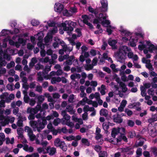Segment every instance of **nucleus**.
Returning <instances> with one entry per match:
<instances>
[{"label":"nucleus","mask_w":157,"mask_h":157,"mask_svg":"<svg viewBox=\"0 0 157 157\" xmlns=\"http://www.w3.org/2000/svg\"><path fill=\"white\" fill-rule=\"evenodd\" d=\"M110 67L115 72H117L119 71H121V70L119 69L116 68V66L113 63L111 64L110 66Z\"/></svg>","instance_id":"53"},{"label":"nucleus","mask_w":157,"mask_h":157,"mask_svg":"<svg viewBox=\"0 0 157 157\" xmlns=\"http://www.w3.org/2000/svg\"><path fill=\"white\" fill-rule=\"evenodd\" d=\"M113 121L115 122L118 123H121L122 122L123 119L120 116V113L117 112V115H114L113 116Z\"/></svg>","instance_id":"27"},{"label":"nucleus","mask_w":157,"mask_h":157,"mask_svg":"<svg viewBox=\"0 0 157 157\" xmlns=\"http://www.w3.org/2000/svg\"><path fill=\"white\" fill-rule=\"evenodd\" d=\"M66 110L71 114H74L75 112V111L73 109V107L72 105H67L66 107Z\"/></svg>","instance_id":"35"},{"label":"nucleus","mask_w":157,"mask_h":157,"mask_svg":"<svg viewBox=\"0 0 157 157\" xmlns=\"http://www.w3.org/2000/svg\"><path fill=\"white\" fill-rule=\"evenodd\" d=\"M79 101L80 102V103H81V105H85L86 103H87L88 104H90L91 102V100L88 99L86 97H85L82 100Z\"/></svg>","instance_id":"31"},{"label":"nucleus","mask_w":157,"mask_h":157,"mask_svg":"<svg viewBox=\"0 0 157 157\" xmlns=\"http://www.w3.org/2000/svg\"><path fill=\"white\" fill-rule=\"evenodd\" d=\"M61 81L63 83H66L67 82V80L64 77H63L61 78L59 77H53L51 79V82L52 84H54L59 82Z\"/></svg>","instance_id":"20"},{"label":"nucleus","mask_w":157,"mask_h":157,"mask_svg":"<svg viewBox=\"0 0 157 157\" xmlns=\"http://www.w3.org/2000/svg\"><path fill=\"white\" fill-rule=\"evenodd\" d=\"M76 25V22L71 21H66L64 22L59 24L57 25L60 27H63L64 31H67V33L70 35L71 32L74 30L73 27Z\"/></svg>","instance_id":"8"},{"label":"nucleus","mask_w":157,"mask_h":157,"mask_svg":"<svg viewBox=\"0 0 157 157\" xmlns=\"http://www.w3.org/2000/svg\"><path fill=\"white\" fill-rule=\"evenodd\" d=\"M51 65H47L43 72H39L38 73V81H42L43 80V78L46 79H48L49 75H48V73L51 70Z\"/></svg>","instance_id":"13"},{"label":"nucleus","mask_w":157,"mask_h":157,"mask_svg":"<svg viewBox=\"0 0 157 157\" xmlns=\"http://www.w3.org/2000/svg\"><path fill=\"white\" fill-rule=\"evenodd\" d=\"M44 36L43 33L42 31L39 32L36 35H35V36L36 37V39L39 40L38 42H41L42 43V39Z\"/></svg>","instance_id":"34"},{"label":"nucleus","mask_w":157,"mask_h":157,"mask_svg":"<svg viewBox=\"0 0 157 157\" xmlns=\"http://www.w3.org/2000/svg\"><path fill=\"white\" fill-rule=\"evenodd\" d=\"M57 58V55L55 54L51 55V59L49 60V63L50 64H54L56 63L55 60Z\"/></svg>","instance_id":"38"},{"label":"nucleus","mask_w":157,"mask_h":157,"mask_svg":"<svg viewBox=\"0 0 157 157\" xmlns=\"http://www.w3.org/2000/svg\"><path fill=\"white\" fill-rule=\"evenodd\" d=\"M131 51V48L127 46H121L116 54L117 60L121 63H123L127 58V52H128L127 55L128 58L131 59L134 54Z\"/></svg>","instance_id":"4"},{"label":"nucleus","mask_w":157,"mask_h":157,"mask_svg":"<svg viewBox=\"0 0 157 157\" xmlns=\"http://www.w3.org/2000/svg\"><path fill=\"white\" fill-rule=\"evenodd\" d=\"M121 151L123 152H125L128 154L132 155L134 150L132 147H126L121 149Z\"/></svg>","instance_id":"25"},{"label":"nucleus","mask_w":157,"mask_h":157,"mask_svg":"<svg viewBox=\"0 0 157 157\" xmlns=\"http://www.w3.org/2000/svg\"><path fill=\"white\" fill-rule=\"evenodd\" d=\"M24 34H20L18 35H14L11 39L10 36H7L3 40L2 47L6 48L7 46V42L8 41L9 44L11 46H15L19 48L21 45L24 46L26 43V40L20 37L23 36Z\"/></svg>","instance_id":"2"},{"label":"nucleus","mask_w":157,"mask_h":157,"mask_svg":"<svg viewBox=\"0 0 157 157\" xmlns=\"http://www.w3.org/2000/svg\"><path fill=\"white\" fill-rule=\"evenodd\" d=\"M88 10L90 12L94 13L95 15L98 13V10L97 9L94 10L91 6L88 7Z\"/></svg>","instance_id":"48"},{"label":"nucleus","mask_w":157,"mask_h":157,"mask_svg":"<svg viewBox=\"0 0 157 157\" xmlns=\"http://www.w3.org/2000/svg\"><path fill=\"white\" fill-rule=\"evenodd\" d=\"M119 31L121 32V41L124 43L128 42L129 37L132 34V33L124 28L123 25H120Z\"/></svg>","instance_id":"9"},{"label":"nucleus","mask_w":157,"mask_h":157,"mask_svg":"<svg viewBox=\"0 0 157 157\" xmlns=\"http://www.w3.org/2000/svg\"><path fill=\"white\" fill-rule=\"evenodd\" d=\"M54 10L56 12L61 13L64 8L63 4L59 2L56 3L54 5Z\"/></svg>","instance_id":"21"},{"label":"nucleus","mask_w":157,"mask_h":157,"mask_svg":"<svg viewBox=\"0 0 157 157\" xmlns=\"http://www.w3.org/2000/svg\"><path fill=\"white\" fill-rule=\"evenodd\" d=\"M15 120L14 117L11 116L5 117L3 115V111L0 112V123L2 126H4L8 124L9 123H13Z\"/></svg>","instance_id":"10"},{"label":"nucleus","mask_w":157,"mask_h":157,"mask_svg":"<svg viewBox=\"0 0 157 157\" xmlns=\"http://www.w3.org/2000/svg\"><path fill=\"white\" fill-rule=\"evenodd\" d=\"M17 116L18 117V121L17 123V124L18 127H22L23 125V120H26V118L25 117H23L21 116V114L19 113L17 115Z\"/></svg>","instance_id":"24"},{"label":"nucleus","mask_w":157,"mask_h":157,"mask_svg":"<svg viewBox=\"0 0 157 157\" xmlns=\"http://www.w3.org/2000/svg\"><path fill=\"white\" fill-rule=\"evenodd\" d=\"M89 98L91 100L95 98L96 99V100H98L100 98L99 93L98 92H96L94 94H91L89 96Z\"/></svg>","instance_id":"37"},{"label":"nucleus","mask_w":157,"mask_h":157,"mask_svg":"<svg viewBox=\"0 0 157 157\" xmlns=\"http://www.w3.org/2000/svg\"><path fill=\"white\" fill-rule=\"evenodd\" d=\"M83 111L85 112H87L88 111H92L94 110V109L93 107H90L87 105H85L83 109Z\"/></svg>","instance_id":"43"},{"label":"nucleus","mask_w":157,"mask_h":157,"mask_svg":"<svg viewBox=\"0 0 157 157\" xmlns=\"http://www.w3.org/2000/svg\"><path fill=\"white\" fill-rule=\"evenodd\" d=\"M45 148L44 147H39L37 149V151L40 153H42L43 154L47 153L46 150H45Z\"/></svg>","instance_id":"52"},{"label":"nucleus","mask_w":157,"mask_h":157,"mask_svg":"<svg viewBox=\"0 0 157 157\" xmlns=\"http://www.w3.org/2000/svg\"><path fill=\"white\" fill-rule=\"evenodd\" d=\"M23 149L25 151L29 152H32L34 148L31 146H29L27 145H25L23 147Z\"/></svg>","instance_id":"41"},{"label":"nucleus","mask_w":157,"mask_h":157,"mask_svg":"<svg viewBox=\"0 0 157 157\" xmlns=\"http://www.w3.org/2000/svg\"><path fill=\"white\" fill-rule=\"evenodd\" d=\"M22 87L23 89L22 90V92L24 95L27 94V91L29 88V85L28 83L22 84Z\"/></svg>","instance_id":"39"},{"label":"nucleus","mask_w":157,"mask_h":157,"mask_svg":"<svg viewBox=\"0 0 157 157\" xmlns=\"http://www.w3.org/2000/svg\"><path fill=\"white\" fill-rule=\"evenodd\" d=\"M9 34H11L10 30L3 29L0 33V37L2 36H6Z\"/></svg>","instance_id":"33"},{"label":"nucleus","mask_w":157,"mask_h":157,"mask_svg":"<svg viewBox=\"0 0 157 157\" xmlns=\"http://www.w3.org/2000/svg\"><path fill=\"white\" fill-rule=\"evenodd\" d=\"M48 108V105L46 103H44L42 105V108L41 107L40 110L39 111L41 113L44 110L47 109Z\"/></svg>","instance_id":"57"},{"label":"nucleus","mask_w":157,"mask_h":157,"mask_svg":"<svg viewBox=\"0 0 157 157\" xmlns=\"http://www.w3.org/2000/svg\"><path fill=\"white\" fill-rule=\"evenodd\" d=\"M138 48L139 50H144V54H147L148 52L153 53L154 51H157V45L152 44L150 40L140 41Z\"/></svg>","instance_id":"6"},{"label":"nucleus","mask_w":157,"mask_h":157,"mask_svg":"<svg viewBox=\"0 0 157 157\" xmlns=\"http://www.w3.org/2000/svg\"><path fill=\"white\" fill-rule=\"evenodd\" d=\"M41 109V105L40 104H38L35 108H31L30 107L27 109V112L30 115L28 117V118L31 121H33L35 119V115Z\"/></svg>","instance_id":"11"},{"label":"nucleus","mask_w":157,"mask_h":157,"mask_svg":"<svg viewBox=\"0 0 157 157\" xmlns=\"http://www.w3.org/2000/svg\"><path fill=\"white\" fill-rule=\"evenodd\" d=\"M120 85L122 88V90L123 92H125L128 89L126 87V85L124 83L120 82Z\"/></svg>","instance_id":"49"},{"label":"nucleus","mask_w":157,"mask_h":157,"mask_svg":"<svg viewBox=\"0 0 157 157\" xmlns=\"http://www.w3.org/2000/svg\"><path fill=\"white\" fill-rule=\"evenodd\" d=\"M17 24V23L16 20L11 21L10 22V25L12 28L15 27Z\"/></svg>","instance_id":"63"},{"label":"nucleus","mask_w":157,"mask_h":157,"mask_svg":"<svg viewBox=\"0 0 157 157\" xmlns=\"http://www.w3.org/2000/svg\"><path fill=\"white\" fill-rule=\"evenodd\" d=\"M49 58L48 57H46L44 58H41L40 59V61L41 62L47 63L49 62Z\"/></svg>","instance_id":"64"},{"label":"nucleus","mask_w":157,"mask_h":157,"mask_svg":"<svg viewBox=\"0 0 157 157\" xmlns=\"http://www.w3.org/2000/svg\"><path fill=\"white\" fill-rule=\"evenodd\" d=\"M157 121V114L152 115V117L148 119V122L150 123Z\"/></svg>","instance_id":"44"},{"label":"nucleus","mask_w":157,"mask_h":157,"mask_svg":"<svg viewBox=\"0 0 157 157\" xmlns=\"http://www.w3.org/2000/svg\"><path fill=\"white\" fill-rule=\"evenodd\" d=\"M54 144L56 147H60L63 151H66L67 150V147L65 143L61 141L59 138L56 139L54 141Z\"/></svg>","instance_id":"16"},{"label":"nucleus","mask_w":157,"mask_h":157,"mask_svg":"<svg viewBox=\"0 0 157 157\" xmlns=\"http://www.w3.org/2000/svg\"><path fill=\"white\" fill-rule=\"evenodd\" d=\"M100 3L101 6V12H107L108 9V0H100Z\"/></svg>","instance_id":"19"},{"label":"nucleus","mask_w":157,"mask_h":157,"mask_svg":"<svg viewBox=\"0 0 157 157\" xmlns=\"http://www.w3.org/2000/svg\"><path fill=\"white\" fill-rule=\"evenodd\" d=\"M132 33V34L129 36L128 45L132 47H135L136 46L139 38L143 37L144 33L142 28L139 26L136 27Z\"/></svg>","instance_id":"5"},{"label":"nucleus","mask_w":157,"mask_h":157,"mask_svg":"<svg viewBox=\"0 0 157 157\" xmlns=\"http://www.w3.org/2000/svg\"><path fill=\"white\" fill-rule=\"evenodd\" d=\"M31 23L33 26H36L40 24V22L38 20L34 19L31 21Z\"/></svg>","instance_id":"46"},{"label":"nucleus","mask_w":157,"mask_h":157,"mask_svg":"<svg viewBox=\"0 0 157 157\" xmlns=\"http://www.w3.org/2000/svg\"><path fill=\"white\" fill-rule=\"evenodd\" d=\"M108 17L106 13L103 14L100 13L98 15L96 16V18L94 20L93 23L97 24V28L98 30L94 32L95 34H99L103 32V30L100 27V24H101L103 26L107 27L106 32L109 35L111 34L113 30L116 29L115 26L110 25V21L106 19Z\"/></svg>","instance_id":"1"},{"label":"nucleus","mask_w":157,"mask_h":157,"mask_svg":"<svg viewBox=\"0 0 157 157\" xmlns=\"http://www.w3.org/2000/svg\"><path fill=\"white\" fill-rule=\"evenodd\" d=\"M62 11L63 14L64 16L67 17H70L71 16V13H70L69 10L68 11L66 9L64 8Z\"/></svg>","instance_id":"45"},{"label":"nucleus","mask_w":157,"mask_h":157,"mask_svg":"<svg viewBox=\"0 0 157 157\" xmlns=\"http://www.w3.org/2000/svg\"><path fill=\"white\" fill-rule=\"evenodd\" d=\"M93 67V65L92 64H86L84 66L85 70L87 71H90L91 70Z\"/></svg>","instance_id":"56"},{"label":"nucleus","mask_w":157,"mask_h":157,"mask_svg":"<svg viewBox=\"0 0 157 157\" xmlns=\"http://www.w3.org/2000/svg\"><path fill=\"white\" fill-rule=\"evenodd\" d=\"M69 41L70 43L71 44L72 46L76 45V48L78 49H79L80 48L81 45V44L80 42H78L76 43L73 40H70ZM71 47H72V46Z\"/></svg>","instance_id":"42"},{"label":"nucleus","mask_w":157,"mask_h":157,"mask_svg":"<svg viewBox=\"0 0 157 157\" xmlns=\"http://www.w3.org/2000/svg\"><path fill=\"white\" fill-rule=\"evenodd\" d=\"M148 131L151 136L154 137L157 135V131L153 127H152L151 129H148Z\"/></svg>","instance_id":"30"},{"label":"nucleus","mask_w":157,"mask_h":157,"mask_svg":"<svg viewBox=\"0 0 157 157\" xmlns=\"http://www.w3.org/2000/svg\"><path fill=\"white\" fill-rule=\"evenodd\" d=\"M2 49L0 50V67L5 66L6 64V62L4 60H3L2 57V55L1 54L2 53Z\"/></svg>","instance_id":"40"},{"label":"nucleus","mask_w":157,"mask_h":157,"mask_svg":"<svg viewBox=\"0 0 157 157\" xmlns=\"http://www.w3.org/2000/svg\"><path fill=\"white\" fill-rule=\"evenodd\" d=\"M58 31L57 28L54 27L52 30H49L47 36L45 37L44 41L46 44H47L52 39V35L56 33Z\"/></svg>","instance_id":"14"},{"label":"nucleus","mask_w":157,"mask_h":157,"mask_svg":"<svg viewBox=\"0 0 157 157\" xmlns=\"http://www.w3.org/2000/svg\"><path fill=\"white\" fill-rule=\"evenodd\" d=\"M63 138L67 141H71L75 140V136L72 135L65 136L63 137Z\"/></svg>","instance_id":"55"},{"label":"nucleus","mask_w":157,"mask_h":157,"mask_svg":"<svg viewBox=\"0 0 157 157\" xmlns=\"http://www.w3.org/2000/svg\"><path fill=\"white\" fill-rule=\"evenodd\" d=\"M107 153L105 151H101L99 153V157H107Z\"/></svg>","instance_id":"61"},{"label":"nucleus","mask_w":157,"mask_h":157,"mask_svg":"<svg viewBox=\"0 0 157 157\" xmlns=\"http://www.w3.org/2000/svg\"><path fill=\"white\" fill-rule=\"evenodd\" d=\"M47 128L49 129L48 130H45L44 131L43 134L44 136H47V135L49 134L50 132L54 128L51 123H49L47 125Z\"/></svg>","instance_id":"32"},{"label":"nucleus","mask_w":157,"mask_h":157,"mask_svg":"<svg viewBox=\"0 0 157 157\" xmlns=\"http://www.w3.org/2000/svg\"><path fill=\"white\" fill-rule=\"evenodd\" d=\"M69 10L70 13H71V16L73 13L77 12V10L75 6L71 7Z\"/></svg>","instance_id":"58"},{"label":"nucleus","mask_w":157,"mask_h":157,"mask_svg":"<svg viewBox=\"0 0 157 157\" xmlns=\"http://www.w3.org/2000/svg\"><path fill=\"white\" fill-rule=\"evenodd\" d=\"M9 94L7 92L2 93L0 95V98L2 100H4L6 102L9 103L10 102V100L8 99Z\"/></svg>","instance_id":"29"},{"label":"nucleus","mask_w":157,"mask_h":157,"mask_svg":"<svg viewBox=\"0 0 157 157\" xmlns=\"http://www.w3.org/2000/svg\"><path fill=\"white\" fill-rule=\"evenodd\" d=\"M25 131L28 133L30 140L31 141H33L35 138V135L33 134V132L31 128L29 127L26 126L25 127Z\"/></svg>","instance_id":"18"},{"label":"nucleus","mask_w":157,"mask_h":157,"mask_svg":"<svg viewBox=\"0 0 157 157\" xmlns=\"http://www.w3.org/2000/svg\"><path fill=\"white\" fill-rule=\"evenodd\" d=\"M71 79L74 80L75 79H79L81 77V75L79 74H74L71 76Z\"/></svg>","instance_id":"47"},{"label":"nucleus","mask_w":157,"mask_h":157,"mask_svg":"<svg viewBox=\"0 0 157 157\" xmlns=\"http://www.w3.org/2000/svg\"><path fill=\"white\" fill-rule=\"evenodd\" d=\"M47 153H49L50 155H54L56 152V149L55 147H48L46 149Z\"/></svg>","instance_id":"28"},{"label":"nucleus","mask_w":157,"mask_h":157,"mask_svg":"<svg viewBox=\"0 0 157 157\" xmlns=\"http://www.w3.org/2000/svg\"><path fill=\"white\" fill-rule=\"evenodd\" d=\"M61 46L63 47V48L59 50V53L62 55L64 54V52H66V53H69L72 50V47L70 46H68L66 45L64 42L63 41H60Z\"/></svg>","instance_id":"15"},{"label":"nucleus","mask_w":157,"mask_h":157,"mask_svg":"<svg viewBox=\"0 0 157 157\" xmlns=\"http://www.w3.org/2000/svg\"><path fill=\"white\" fill-rule=\"evenodd\" d=\"M37 46L40 47L42 49L40 51V54L41 56L44 57L46 55V52L44 50V45L41 42H38L37 44Z\"/></svg>","instance_id":"26"},{"label":"nucleus","mask_w":157,"mask_h":157,"mask_svg":"<svg viewBox=\"0 0 157 157\" xmlns=\"http://www.w3.org/2000/svg\"><path fill=\"white\" fill-rule=\"evenodd\" d=\"M15 50L16 49H11L10 48H7L4 51L3 58L2 56V54L3 53V51H2V53H1L2 59L5 60L6 62H7L5 59L8 61H10L11 59L10 55H14L17 54V53H15ZM2 51H3L2 50Z\"/></svg>","instance_id":"12"},{"label":"nucleus","mask_w":157,"mask_h":157,"mask_svg":"<svg viewBox=\"0 0 157 157\" xmlns=\"http://www.w3.org/2000/svg\"><path fill=\"white\" fill-rule=\"evenodd\" d=\"M60 122H61V119L57 118L54 120L53 122V124L55 126H56L58 125Z\"/></svg>","instance_id":"60"},{"label":"nucleus","mask_w":157,"mask_h":157,"mask_svg":"<svg viewBox=\"0 0 157 157\" xmlns=\"http://www.w3.org/2000/svg\"><path fill=\"white\" fill-rule=\"evenodd\" d=\"M61 119V123L63 124H66L71 128L73 127L74 124L70 121V116L69 115H66Z\"/></svg>","instance_id":"17"},{"label":"nucleus","mask_w":157,"mask_h":157,"mask_svg":"<svg viewBox=\"0 0 157 157\" xmlns=\"http://www.w3.org/2000/svg\"><path fill=\"white\" fill-rule=\"evenodd\" d=\"M43 135H44L43 134ZM40 134L38 133L37 134L36 136H35V138L34 140H35L36 143V144H40V142L43 141V140L45 138V136H46L44 135Z\"/></svg>","instance_id":"23"},{"label":"nucleus","mask_w":157,"mask_h":157,"mask_svg":"<svg viewBox=\"0 0 157 157\" xmlns=\"http://www.w3.org/2000/svg\"><path fill=\"white\" fill-rule=\"evenodd\" d=\"M117 42V40H112L110 39L108 41V43L109 45L112 47V48L115 49L116 48L115 45Z\"/></svg>","instance_id":"36"},{"label":"nucleus","mask_w":157,"mask_h":157,"mask_svg":"<svg viewBox=\"0 0 157 157\" xmlns=\"http://www.w3.org/2000/svg\"><path fill=\"white\" fill-rule=\"evenodd\" d=\"M100 114L101 116L106 117L108 115V111L106 109H102L100 110Z\"/></svg>","instance_id":"50"},{"label":"nucleus","mask_w":157,"mask_h":157,"mask_svg":"<svg viewBox=\"0 0 157 157\" xmlns=\"http://www.w3.org/2000/svg\"><path fill=\"white\" fill-rule=\"evenodd\" d=\"M47 121L45 118L43 117L40 121L37 122L34 121H31L29 122L30 126L33 128L34 131L37 130L40 132L41 130L43 129L45 125L47 124Z\"/></svg>","instance_id":"7"},{"label":"nucleus","mask_w":157,"mask_h":157,"mask_svg":"<svg viewBox=\"0 0 157 157\" xmlns=\"http://www.w3.org/2000/svg\"><path fill=\"white\" fill-rule=\"evenodd\" d=\"M36 98L37 99L39 102H42L44 99V97L42 95H36Z\"/></svg>","instance_id":"59"},{"label":"nucleus","mask_w":157,"mask_h":157,"mask_svg":"<svg viewBox=\"0 0 157 157\" xmlns=\"http://www.w3.org/2000/svg\"><path fill=\"white\" fill-rule=\"evenodd\" d=\"M47 23L49 26L50 27H53L52 28V29L51 30H52L53 29V28L54 27H57L56 26V23L54 22V21H52L51 20H49L47 22Z\"/></svg>","instance_id":"51"},{"label":"nucleus","mask_w":157,"mask_h":157,"mask_svg":"<svg viewBox=\"0 0 157 157\" xmlns=\"http://www.w3.org/2000/svg\"><path fill=\"white\" fill-rule=\"evenodd\" d=\"M109 122H105L103 124L102 126L105 130H107L109 128Z\"/></svg>","instance_id":"62"},{"label":"nucleus","mask_w":157,"mask_h":157,"mask_svg":"<svg viewBox=\"0 0 157 157\" xmlns=\"http://www.w3.org/2000/svg\"><path fill=\"white\" fill-rule=\"evenodd\" d=\"M125 131L123 128H113L112 131L111 136L113 138L110 139L109 141L114 144H117L122 140L127 142V139L124 134Z\"/></svg>","instance_id":"3"},{"label":"nucleus","mask_w":157,"mask_h":157,"mask_svg":"<svg viewBox=\"0 0 157 157\" xmlns=\"http://www.w3.org/2000/svg\"><path fill=\"white\" fill-rule=\"evenodd\" d=\"M83 19V22L86 25H87L90 29H92L93 28L92 25L90 23L88 22L89 20V18L88 16L86 15H83L82 16Z\"/></svg>","instance_id":"22"},{"label":"nucleus","mask_w":157,"mask_h":157,"mask_svg":"<svg viewBox=\"0 0 157 157\" xmlns=\"http://www.w3.org/2000/svg\"><path fill=\"white\" fill-rule=\"evenodd\" d=\"M81 142L84 145L87 146H89L90 145V142L87 139L82 138L81 140Z\"/></svg>","instance_id":"54"}]
</instances>
